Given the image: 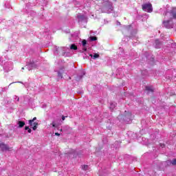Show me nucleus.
Listing matches in <instances>:
<instances>
[{"instance_id": "1", "label": "nucleus", "mask_w": 176, "mask_h": 176, "mask_svg": "<svg viewBox=\"0 0 176 176\" xmlns=\"http://www.w3.org/2000/svg\"><path fill=\"white\" fill-rule=\"evenodd\" d=\"M142 9L144 12H147L148 13H152V12H153V8H152V4L151 3L142 4Z\"/></svg>"}, {"instance_id": "2", "label": "nucleus", "mask_w": 176, "mask_h": 176, "mask_svg": "<svg viewBox=\"0 0 176 176\" xmlns=\"http://www.w3.org/2000/svg\"><path fill=\"white\" fill-rule=\"evenodd\" d=\"M132 118L131 113L125 111V115L122 117L125 123H131Z\"/></svg>"}, {"instance_id": "3", "label": "nucleus", "mask_w": 176, "mask_h": 176, "mask_svg": "<svg viewBox=\"0 0 176 176\" xmlns=\"http://www.w3.org/2000/svg\"><path fill=\"white\" fill-rule=\"evenodd\" d=\"M39 67V65L36 63V62L33 60H30L29 63L27 65V69L28 71H31V69H34V68H37Z\"/></svg>"}, {"instance_id": "4", "label": "nucleus", "mask_w": 176, "mask_h": 176, "mask_svg": "<svg viewBox=\"0 0 176 176\" xmlns=\"http://www.w3.org/2000/svg\"><path fill=\"white\" fill-rule=\"evenodd\" d=\"M163 25L165 28H166L168 30H170L174 27V23L173 22V19H169L167 21H164Z\"/></svg>"}, {"instance_id": "5", "label": "nucleus", "mask_w": 176, "mask_h": 176, "mask_svg": "<svg viewBox=\"0 0 176 176\" xmlns=\"http://www.w3.org/2000/svg\"><path fill=\"white\" fill-rule=\"evenodd\" d=\"M113 10L112 5H109L104 7L102 10V13H111Z\"/></svg>"}, {"instance_id": "6", "label": "nucleus", "mask_w": 176, "mask_h": 176, "mask_svg": "<svg viewBox=\"0 0 176 176\" xmlns=\"http://www.w3.org/2000/svg\"><path fill=\"white\" fill-rule=\"evenodd\" d=\"M13 69V64L12 63H6L4 65V71L6 72H9V71H12Z\"/></svg>"}, {"instance_id": "7", "label": "nucleus", "mask_w": 176, "mask_h": 176, "mask_svg": "<svg viewBox=\"0 0 176 176\" xmlns=\"http://www.w3.org/2000/svg\"><path fill=\"white\" fill-rule=\"evenodd\" d=\"M167 14H170L173 19H176V8H173L170 12H166L165 16Z\"/></svg>"}, {"instance_id": "8", "label": "nucleus", "mask_w": 176, "mask_h": 176, "mask_svg": "<svg viewBox=\"0 0 176 176\" xmlns=\"http://www.w3.org/2000/svg\"><path fill=\"white\" fill-rule=\"evenodd\" d=\"M77 17L78 21H87V16L86 15L78 14Z\"/></svg>"}, {"instance_id": "9", "label": "nucleus", "mask_w": 176, "mask_h": 176, "mask_svg": "<svg viewBox=\"0 0 176 176\" xmlns=\"http://www.w3.org/2000/svg\"><path fill=\"white\" fill-rule=\"evenodd\" d=\"M0 148L1 151H9V146L3 143L0 144Z\"/></svg>"}, {"instance_id": "10", "label": "nucleus", "mask_w": 176, "mask_h": 176, "mask_svg": "<svg viewBox=\"0 0 176 176\" xmlns=\"http://www.w3.org/2000/svg\"><path fill=\"white\" fill-rule=\"evenodd\" d=\"M162 47V42L159 40H155V48L160 49Z\"/></svg>"}, {"instance_id": "11", "label": "nucleus", "mask_w": 176, "mask_h": 176, "mask_svg": "<svg viewBox=\"0 0 176 176\" xmlns=\"http://www.w3.org/2000/svg\"><path fill=\"white\" fill-rule=\"evenodd\" d=\"M167 164H171L172 166H176V159H173V160L166 161Z\"/></svg>"}, {"instance_id": "12", "label": "nucleus", "mask_w": 176, "mask_h": 176, "mask_svg": "<svg viewBox=\"0 0 176 176\" xmlns=\"http://www.w3.org/2000/svg\"><path fill=\"white\" fill-rule=\"evenodd\" d=\"M146 90L148 91V93H153V91H155V89H153L152 86L146 87Z\"/></svg>"}, {"instance_id": "13", "label": "nucleus", "mask_w": 176, "mask_h": 176, "mask_svg": "<svg viewBox=\"0 0 176 176\" xmlns=\"http://www.w3.org/2000/svg\"><path fill=\"white\" fill-rule=\"evenodd\" d=\"M91 55V54H89V52H85L83 55H82V57L84 59H86V58H90V56Z\"/></svg>"}, {"instance_id": "14", "label": "nucleus", "mask_w": 176, "mask_h": 176, "mask_svg": "<svg viewBox=\"0 0 176 176\" xmlns=\"http://www.w3.org/2000/svg\"><path fill=\"white\" fill-rule=\"evenodd\" d=\"M17 124L19 127L21 129V127H24V126H25V122H24V121H18Z\"/></svg>"}, {"instance_id": "15", "label": "nucleus", "mask_w": 176, "mask_h": 176, "mask_svg": "<svg viewBox=\"0 0 176 176\" xmlns=\"http://www.w3.org/2000/svg\"><path fill=\"white\" fill-rule=\"evenodd\" d=\"M32 127V129H33V130L34 131H35V130H36V129H38V122H32V125H30Z\"/></svg>"}, {"instance_id": "16", "label": "nucleus", "mask_w": 176, "mask_h": 176, "mask_svg": "<svg viewBox=\"0 0 176 176\" xmlns=\"http://www.w3.org/2000/svg\"><path fill=\"white\" fill-rule=\"evenodd\" d=\"M91 58H93L94 60H96V58H98V57H100V54H94V55L91 54L89 55Z\"/></svg>"}, {"instance_id": "17", "label": "nucleus", "mask_w": 176, "mask_h": 176, "mask_svg": "<svg viewBox=\"0 0 176 176\" xmlns=\"http://www.w3.org/2000/svg\"><path fill=\"white\" fill-rule=\"evenodd\" d=\"M116 107V103L111 102L110 104V109H111V111H113V109H115Z\"/></svg>"}, {"instance_id": "18", "label": "nucleus", "mask_w": 176, "mask_h": 176, "mask_svg": "<svg viewBox=\"0 0 176 176\" xmlns=\"http://www.w3.org/2000/svg\"><path fill=\"white\" fill-rule=\"evenodd\" d=\"M70 49L71 50H78V47H76L75 44H72L70 46Z\"/></svg>"}, {"instance_id": "19", "label": "nucleus", "mask_w": 176, "mask_h": 176, "mask_svg": "<svg viewBox=\"0 0 176 176\" xmlns=\"http://www.w3.org/2000/svg\"><path fill=\"white\" fill-rule=\"evenodd\" d=\"M35 120H36V117H34L32 120H29V124L30 126H32V123H34V122H35Z\"/></svg>"}, {"instance_id": "20", "label": "nucleus", "mask_w": 176, "mask_h": 176, "mask_svg": "<svg viewBox=\"0 0 176 176\" xmlns=\"http://www.w3.org/2000/svg\"><path fill=\"white\" fill-rule=\"evenodd\" d=\"M89 39L91 42H94V41H97V37L96 36H91L89 37Z\"/></svg>"}, {"instance_id": "21", "label": "nucleus", "mask_w": 176, "mask_h": 176, "mask_svg": "<svg viewBox=\"0 0 176 176\" xmlns=\"http://www.w3.org/2000/svg\"><path fill=\"white\" fill-rule=\"evenodd\" d=\"M82 169L84 170L85 171H86V170H89V166H87V165H83V166H82Z\"/></svg>"}, {"instance_id": "22", "label": "nucleus", "mask_w": 176, "mask_h": 176, "mask_svg": "<svg viewBox=\"0 0 176 176\" xmlns=\"http://www.w3.org/2000/svg\"><path fill=\"white\" fill-rule=\"evenodd\" d=\"M87 44V41L86 40H83L82 41V45L83 47H85V46H86Z\"/></svg>"}, {"instance_id": "23", "label": "nucleus", "mask_w": 176, "mask_h": 176, "mask_svg": "<svg viewBox=\"0 0 176 176\" xmlns=\"http://www.w3.org/2000/svg\"><path fill=\"white\" fill-rule=\"evenodd\" d=\"M14 100H15V101H17V102H19L20 101V98H19V96H14Z\"/></svg>"}, {"instance_id": "24", "label": "nucleus", "mask_w": 176, "mask_h": 176, "mask_svg": "<svg viewBox=\"0 0 176 176\" xmlns=\"http://www.w3.org/2000/svg\"><path fill=\"white\" fill-rule=\"evenodd\" d=\"M58 76L59 78H63V74L61 73V72H58Z\"/></svg>"}, {"instance_id": "25", "label": "nucleus", "mask_w": 176, "mask_h": 176, "mask_svg": "<svg viewBox=\"0 0 176 176\" xmlns=\"http://www.w3.org/2000/svg\"><path fill=\"white\" fill-rule=\"evenodd\" d=\"M51 125L52 126V127H56V122H52V123L51 124Z\"/></svg>"}, {"instance_id": "26", "label": "nucleus", "mask_w": 176, "mask_h": 176, "mask_svg": "<svg viewBox=\"0 0 176 176\" xmlns=\"http://www.w3.org/2000/svg\"><path fill=\"white\" fill-rule=\"evenodd\" d=\"M65 118H67V116L65 117V116H62V120H65Z\"/></svg>"}, {"instance_id": "27", "label": "nucleus", "mask_w": 176, "mask_h": 176, "mask_svg": "<svg viewBox=\"0 0 176 176\" xmlns=\"http://www.w3.org/2000/svg\"><path fill=\"white\" fill-rule=\"evenodd\" d=\"M6 90H8V88L2 89V91H6Z\"/></svg>"}, {"instance_id": "28", "label": "nucleus", "mask_w": 176, "mask_h": 176, "mask_svg": "<svg viewBox=\"0 0 176 176\" xmlns=\"http://www.w3.org/2000/svg\"><path fill=\"white\" fill-rule=\"evenodd\" d=\"M30 129L29 126H25V130H28Z\"/></svg>"}, {"instance_id": "29", "label": "nucleus", "mask_w": 176, "mask_h": 176, "mask_svg": "<svg viewBox=\"0 0 176 176\" xmlns=\"http://www.w3.org/2000/svg\"><path fill=\"white\" fill-rule=\"evenodd\" d=\"M31 131H32L31 129H29L28 130V133H31Z\"/></svg>"}, {"instance_id": "30", "label": "nucleus", "mask_w": 176, "mask_h": 176, "mask_svg": "<svg viewBox=\"0 0 176 176\" xmlns=\"http://www.w3.org/2000/svg\"><path fill=\"white\" fill-rule=\"evenodd\" d=\"M55 135L60 136V133H55Z\"/></svg>"}, {"instance_id": "31", "label": "nucleus", "mask_w": 176, "mask_h": 176, "mask_svg": "<svg viewBox=\"0 0 176 176\" xmlns=\"http://www.w3.org/2000/svg\"><path fill=\"white\" fill-rule=\"evenodd\" d=\"M117 25H120V22H117Z\"/></svg>"}, {"instance_id": "32", "label": "nucleus", "mask_w": 176, "mask_h": 176, "mask_svg": "<svg viewBox=\"0 0 176 176\" xmlns=\"http://www.w3.org/2000/svg\"><path fill=\"white\" fill-rule=\"evenodd\" d=\"M120 118H122V116H118V119H120Z\"/></svg>"}, {"instance_id": "33", "label": "nucleus", "mask_w": 176, "mask_h": 176, "mask_svg": "<svg viewBox=\"0 0 176 176\" xmlns=\"http://www.w3.org/2000/svg\"><path fill=\"white\" fill-rule=\"evenodd\" d=\"M63 56H65V52H63Z\"/></svg>"}, {"instance_id": "34", "label": "nucleus", "mask_w": 176, "mask_h": 176, "mask_svg": "<svg viewBox=\"0 0 176 176\" xmlns=\"http://www.w3.org/2000/svg\"><path fill=\"white\" fill-rule=\"evenodd\" d=\"M86 50H87L86 48H84V51L86 52Z\"/></svg>"}, {"instance_id": "35", "label": "nucleus", "mask_w": 176, "mask_h": 176, "mask_svg": "<svg viewBox=\"0 0 176 176\" xmlns=\"http://www.w3.org/2000/svg\"><path fill=\"white\" fill-rule=\"evenodd\" d=\"M63 49L64 50H65V47H63Z\"/></svg>"}, {"instance_id": "36", "label": "nucleus", "mask_w": 176, "mask_h": 176, "mask_svg": "<svg viewBox=\"0 0 176 176\" xmlns=\"http://www.w3.org/2000/svg\"><path fill=\"white\" fill-rule=\"evenodd\" d=\"M56 52H58V50L56 48Z\"/></svg>"}, {"instance_id": "37", "label": "nucleus", "mask_w": 176, "mask_h": 176, "mask_svg": "<svg viewBox=\"0 0 176 176\" xmlns=\"http://www.w3.org/2000/svg\"><path fill=\"white\" fill-rule=\"evenodd\" d=\"M8 8H10V6H9Z\"/></svg>"}, {"instance_id": "38", "label": "nucleus", "mask_w": 176, "mask_h": 176, "mask_svg": "<svg viewBox=\"0 0 176 176\" xmlns=\"http://www.w3.org/2000/svg\"><path fill=\"white\" fill-rule=\"evenodd\" d=\"M22 69H24V67H22Z\"/></svg>"}]
</instances>
